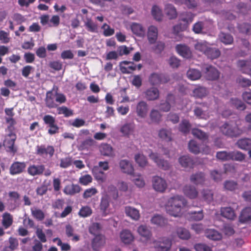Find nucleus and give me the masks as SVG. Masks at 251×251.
Masks as SVG:
<instances>
[{"instance_id": "nucleus-39", "label": "nucleus", "mask_w": 251, "mask_h": 251, "mask_svg": "<svg viewBox=\"0 0 251 251\" xmlns=\"http://www.w3.org/2000/svg\"><path fill=\"white\" fill-rule=\"evenodd\" d=\"M151 221V224L159 226H164L167 224V220L159 215L153 216Z\"/></svg>"}, {"instance_id": "nucleus-5", "label": "nucleus", "mask_w": 251, "mask_h": 251, "mask_svg": "<svg viewBox=\"0 0 251 251\" xmlns=\"http://www.w3.org/2000/svg\"><path fill=\"white\" fill-rule=\"evenodd\" d=\"M208 105L205 103H200L194 109V115L199 119H206L209 117Z\"/></svg>"}, {"instance_id": "nucleus-16", "label": "nucleus", "mask_w": 251, "mask_h": 251, "mask_svg": "<svg viewBox=\"0 0 251 251\" xmlns=\"http://www.w3.org/2000/svg\"><path fill=\"white\" fill-rule=\"evenodd\" d=\"M220 215L223 217L231 221L235 220L236 215L235 210L230 207H222L220 209Z\"/></svg>"}, {"instance_id": "nucleus-43", "label": "nucleus", "mask_w": 251, "mask_h": 251, "mask_svg": "<svg viewBox=\"0 0 251 251\" xmlns=\"http://www.w3.org/2000/svg\"><path fill=\"white\" fill-rule=\"evenodd\" d=\"M100 151L104 156H111L113 152L111 146L107 143L101 144L100 146Z\"/></svg>"}, {"instance_id": "nucleus-49", "label": "nucleus", "mask_w": 251, "mask_h": 251, "mask_svg": "<svg viewBox=\"0 0 251 251\" xmlns=\"http://www.w3.org/2000/svg\"><path fill=\"white\" fill-rule=\"evenodd\" d=\"M155 44L151 48V50L156 54H160L164 50L165 45L163 42L159 41L155 43Z\"/></svg>"}, {"instance_id": "nucleus-13", "label": "nucleus", "mask_w": 251, "mask_h": 251, "mask_svg": "<svg viewBox=\"0 0 251 251\" xmlns=\"http://www.w3.org/2000/svg\"><path fill=\"white\" fill-rule=\"evenodd\" d=\"M16 139V135L13 132H11L6 136L4 141L6 148L9 149L10 151L14 153L17 151V149L14 147Z\"/></svg>"}, {"instance_id": "nucleus-63", "label": "nucleus", "mask_w": 251, "mask_h": 251, "mask_svg": "<svg viewBox=\"0 0 251 251\" xmlns=\"http://www.w3.org/2000/svg\"><path fill=\"white\" fill-rule=\"evenodd\" d=\"M190 127V124L187 120H183L179 125V130L184 133H187L189 132Z\"/></svg>"}, {"instance_id": "nucleus-10", "label": "nucleus", "mask_w": 251, "mask_h": 251, "mask_svg": "<svg viewBox=\"0 0 251 251\" xmlns=\"http://www.w3.org/2000/svg\"><path fill=\"white\" fill-rule=\"evenodd\" d=\"M149 157L156 164L159 168L164 170H167L170 168L169 163L167 160L160 158L157 153L151 152L149 154Z\"/></svg>"}, {"instance_id": "nucleus-34", "label": "nucleus", "mask_w": 251, "mask_h": 251, "mask_svg": "<svg viewBox=\"0 0 251 251\" xmlns=\"http://www.w3.org/2000/svg\"><path fill=\"white\" fill-rule=\"evenodd\" d=\"M207 58L213 60L218 58L221 55V51L218 49L208 47L204 54Z\"/></svg>"}, {"instance_id": "nucleus-52", "label": "nucleus", "mask_w": 251, "mask_h": 251, "mask_svg": "<svg viewBox=\"0 0 251 251\" xmlns=\"http://www.w3.org/2000/svg\"><path fill=\"white\" fill-rule=\"evenodd\" d=\"M136 162L141 167H144L148 164L146 157L143 154H137L134 157Z\"/></svg>"}, {"instance_id": "nucleus-17", "label": "nucleus", "mask_w": 251, "mask_h": 251, "mask_svg": "<svg viewBox=\"0 0 251 251\" xmlns=\"http://www.w3.org/2000/svg\"><path fill=\"white\" fill-rule=\"evenodd\" d=\"M136 112L138 117L145 118L148 112V105L147 102L143 100L139 101L136 105Z\"/></svg>"}, {"instance_id": "nucleus-48", "label": "nucleus", "mask_w": 251, "mask_h": 251, "mask_svg": "<svg viewBox=\"0 0 251 251\" xmlns=\"http://www.w3.org/2000/svg\"><path fill=\"white\" fill-rule=\"evenodd\" d=\"M192 134L194 136L201 140H207L208 137L207 133L198 128L193 129L192 130Z\"/></svg>"}, {"instance_id": "nucleus-21", "label": "nucleus", "mask_w": 251, "mask_h": 251, "mask_svg": "<svg viewBox=\"0 0 251 251\" xmlns=\"http://www.w3.org/2000/svg\"><path fill=\"white\" fill-rule=\"evenodd\" d=\"M184 195L190 199H195L198 195L196 187L191 185H185L183 189Z\"/></svg>"}, {"instance_id": "nucleus-18", "label": "nucleus", "mask_w": 251, "mask_h": 251, "mask_svg": "<svg viewBox=\"0 0 251 251\" xmlns=\"http://www.w3.org/2000/svg\"><path fill=\"white\" fill-rule=\"evenodd\" d=\"M45 170L44 165H30L27 168V173L31 176H40L43 174Z\"/></svg>"}, {"instance_id": "nucleus-12", "label": "nucleus", "mask_w": 251, "mask_h": 251, "mask_svg": "<svg viewBox=\"0 0 251 251\" xmlns=\"http://www.w3.org/2000/svg\"><path fill=\"white\" fill-rule=\"evenodd\" d=\"M158 28L154 25H150L147 31V39L149 43L151 45L154 44L158 38Z\"/></svg>"}, {"instance_id": "nucleus-61", "label": "nucleus", "mask_w": 251, "mask_h": 251, "mask_svg": "<svg viewBox=\"0 0 251 251\" xmlns=\"http://www.w3.org/2000/svg\"><path fill=\"white\" fill-rule=\"evenodd\" d=\"M216 157L219 160L223 161H226L230 160V151H218L216 153Z\"/></svg>"}, {"instance_id": "nucleus-23", "label": "nucleus", "mask_w": 251, "mask_h": 251, "mask_svg": "<svg viewBox=\"0 0 251 251\" xmlns=\"http://www.w3.org/2000/svg\"><path fill=\"white\" fill-rule=\"evenodd\" d=\"M250 61L247 60H239L237 62V66L240 71L244 74L250 75L251 73V66Z\"/></svg>"}, {"instance_id": "nucleus-57", "label": "nucleus", "mask_w": 251, "mask_h": 251, "mask_svg": "<svg viewBox=\"0 0 251 251\" xmlns=\"http://www.w3.org/2000/svg\"><path fill=\"white\" fill-rule=\"evenodd\" d=\"M151 14L154 18L157 21H161L162 18L161 10L156 5H154L151 10Z\"/></svg>"}, {"instance_id": "nucleus-45", "label": "nucleus", "mask_w": 251, "mask_h": 251, "mask_svg": "<svg viewBox=\"0 0 251 251\" xmlns=\"http://www.w3.org/2000/svg\"><path fill=\"white\" fill-rule=\"evenodd\" d=\"M176 232L177 236L182 240H188L191 237L189 230L183 227L178 228Z\"/></svg>"}, {"instance_id": "nucleus-38", "label": "nucleus", "mask_w": 251, "mask_h": 251, "mask_svg": "<svg viewBox=\"0 0 251 251\" xmlns=\"http://www.w3.org/2000/svg\"><path fill=\"white\" fill-rule=\"evenodd\" d=\"M134 125L131 123L124 125L120 128V132L125 136H129L134 131Z\"/></svg>"}, {"instance_id": "nucleus-47", "label": "nucleus", "mask_w": 251, "mask_h": 251, "mask_svg": "<svg viewBox=\"0 0 251 251\" xmlns=\"http://www.w3.org/2000/svg\"><path fill=\"white\" fill-rule=\"evenodd\" d=\"M220 41L226 45H230L233 42V37L229 34L221 32L219 34Z\"/></svg>"}, {"instance_id": "nucleus-19", "label": "nucleus", "mask_w": 251, "mask_h": 251, "mask_svg": "<svg viewBox=\"0 0 251 251\" xmlns=\"http://www.w3.org/2000/svg\"><path fill=\"white\" fill-rule=\"evenodd\" d=\"M177 53L183 57L190 58L192 56V52L190 48L185 45H177L176 47Z\"/></svg>"}, {"instance_id": "nucleus-26", "label": "nucleus", "mask_w": 251, "mask_h": 251, "mask_svg": "<svg viewBox=\"0 0 251 251\" xmlns=\"http://www.w3.org/2000/svg\"><path fill=\"white\" fill-rule=\"evenodd\" d=\"M130 28L133 33L138 37H143L145 34V30L142 25L140 24L132 23Z\"/></svg>"}, {"instance_id": "nucleus-20", "label": "nucleus", "mask_w": 251, "mask_h": 251, "mask_svg": "<svg viewBox=\"0 0 251 251\" xmlns=\"http://www.w3.org/2000/svg\"><path fill=\"white\" fill-rule=\"evenodd\" d=\"M190 180L192 183L196 185L202 184L205 180V174L201 172L193 174L190 176Z\"/></svg>"}, {"instance_id": "nucleus-42", "label": "nucleus", "mask_w": 251, "mask_h": 251, "mask_svg": "<svg viewBox=\"0 0 251 251\" xmlns=\"http://www.w3.org/2000/svg\"><path fill=\"white\" fill-rule=\"evenodd\" d=\"M165 12L170 19H175L177 17L176 9L172 4H166L165 7Z\"/></svg>"}, {"instance_id": "nucleus-37", "label": "nucleus", "mask_w": 251, "mask_h": 251, "mask_svg": "<svg viewBox=\"0 0 251 251\" xmlns=\"http://www.w3.org/2000/svg\"><path fill=\"white\" fill-rule=\"evenodd\" d=\"M230 160L242 162L245 160L246 154L238 151H230Z\"/></svg>"}, {"instance_id": "nucleus-44", "label": "nucleus", "mask_w": 251, "mask_h": 251, "mask_svg": "<svg viewBox=\"0 0 251 251\" xmlns=\"http://www.w3.org/2000/svg\"><path fill=\"white\" fill-rule=\"evenodd\" d=\"M93 173L95 179L98 181L103 182L106 180V175L99 168H95Z\"/></svg>"}, {"instance_id": "nucleus-2", "label": "nucleus", "mask_w": 251, "mask_h": 251, "mask_svg": "<svg viewBox=\"0 0 251 251\" xmlns=\"http://www.w3.org/2000/svg\"><path fill=\"white\" fill-rule=\"evenodd\" d=\"M219 129L223 135L231 138L237 137L243 133V130L231 122L224 123L220 126Z\"/></svg>"}, {"instance_id": "nucleus-56", "label": "nucleus", "mask_w": 251, "mask_h": 251, "mask_svg": "<svg viewBox=\"0 0 251 251\" xmlns=\"http://www.w3.org/2000/svg\"><path fill=\"white\" fill-rule=\"evenodd\" d=\"M231 104L238 109L244 110L246 109L245 104L237 98H231L230 99Z\"/></svg>"}, {"instance_id": "nucleus-53", "label": "nucleus", "mask_w": 251, "mask_h": 251, "mask_svg": "<svg viewBox=\"0 0 251 251\" xmlns=\"http://www.w3.org/2000/svg\"><path fill=\"white\" fill-rule=\"evenodd\" d=\"M85 26H86L88 31L91 32H97L98 29V25L94 23L93 22L91 19H87V21L85 23Z\"/></svg>"}, {"instance_id": "nucleus-28", "label": "nucleus", "mask_w": 251, "mask_h": 251, "mask_svg": "<svg viewBox=\"0 0 251 251\" xmlns=\"http://www.w3.org/2000/svg\"><path fill=\"white\" fill-rule=\"evenodd\" d=\"M110 206V199L108 195L102 196L101 198L100 207V210L105 215L108 213V209Z\"/></svg>"}, {"instance_id": "nucleus-59", "label": "nucleus", "mask_w": 251, "mask_h": 251, "mask_svg": "<svg viewBox=\"0 0 251 251\" xmlns=\"http://www.w3.org/2000/svg\"><path fill=\"white\" fill-rule=\"evenodd\" d=\"M203 199L207 202H210L213 200V193L211 190L206 189L201 192Z\"/></svg>"}, {"instance_id": "nucleus-62", "label": "nucleus", "mask_w": 251, "mask_h": 251, "mask_svg": "<svg viewBox=\"0 0 251 251\" xmlns=\"http://www.w3.org/2000/svg\"><path fill=\"white\" fill-rule=\"evenodd\" d=\"M98 193V190L95 187H91L86 189L82 195L84 199H88L91 198L92 196H95Z\"/></svg>"}, {"instance_id": "nucleus-24", "label": "nucleus", "mask_w": 251, "mask_h": 251, "mask_svg": "<svg viewBox=\"0 0 251 251\" xmlns=\"http://www.w3.org/2000/svg\"><path fill=\"white\" fill-rule=\"evenodd\" d=\"M120 238L122 242L129 244L134 240V236L131 232L127 229L123 230L120 233Z\"/></svg>"}, {"instance_id": "nucleus-31", "label": "nucleus", "mask_w": 251, "mask_h": 251, "mask_svg": "<svg viewBox=\"0 0 251 251\" xmlns=\"http://www.w3.org/2000/svg\"><path fill=\"white\" fill-rule=\"evenodd\" d=\"M178 161L181 166L184 168H193L195 164L193 159L187 155L181 156Z\"/></svg>"}, {"instance_id": "nucleus-29", "label": "nucleus", "mask_w": 251, "mask_h": 251, "mask_svg": "<svg viewBox=\"0 0 251 251\" xmlns=\"http://www.w3.org/2000/svg\"><path fill=\"white\" fill-rule=\"evenodd\" d=\"M205 234L207 238L214 241H219L222 238V234L214 229H207Z\"/></svg>"}, {"instance_id": "nucleus-50", "label": "nucleus", "mask_w": 251, "mask_h": 251, "mask_svg": "<svg viewBox=\"0 0 251 251\" xmlns=\"http://www.w3.org/2000/svg\"><path fill=\"white\" fill-rule=\"evenodd\" d=\"M207 90L205 88L199 87L193 90V95L194 97L199 98L204 97L207 95Z\"/></svg>"}, {"instance_id": "nucleus-15", "label": "nucleus", "mask_w": 251, "mask_h": 251, "mask_svg": "<svg viewBox=\"0 0 251 251\" xmlns=\"http://www.w3.org/2000/svg\"><path fill=\"white\" fill-rule=\"evenodd\" d=\"M239 221L242 224L251 222V206H246L241 211L239 216Z\"/></svg>"}, {"instance_id": "nucleus-54", "label": "nucleus", "mask_w": 251, "mask_h": 251, "mask_svg": "<svg viewBox=\"0 0 251 251\" xmlns=\"http://www.w3.org/2000/svg\"><path fill=\"white\" fill-rule=\"evenodd\" d=\"M58 114H63L65 117H69L74 114L73 111L65 106L57 107Z\"/></svg>"}, {"instance_id": "nucleus-30", "label": "nucleus", "mask_w": 251, "mask_h": 251, "mask_svg": "<svg viewBox=\"0 0 251 251\" xmlns=\"http://www.w3.org/2000/svg\"><path fill=\"white\" fill-rule=\"evenodd\" d=\"M237 146L240 149L247 151L251 149V139L244 138L239 139L236 143Z\"/></svg>"}, {"instance_id": "nucleus-22", "label": "nucleus", "mask_w": 251, "mask_h": 251, "mask_svg": "<svg viewBox=\"0 0 251 251\" xmlns=\"http://www.w3.org/2000/svg\"><path fill=\"white\" fill-rule=\"evenodd\" d=\"M122 171L127 174L132 175L134 171L133 167L131 163L127 160H122L119 163Z\"/></svg>"}, {"instance_id": "nucleus-3", "label": "nucleus", "mask_w": 251, "mask_h": 251, "mask_svg": "<svg viewBox=\"0 0 251 251\" xmlns=\"http://www.w3.org/2000/svg\"><path fill=\"white\" fill-rule=\"evenodd\" d=\"M205 77L209 80H215L219 78L220 72L214 67L209 65H204L201 69Z\"/></svg>"}, {"instance_id": "nucleus-40", "label": "nucleus", "mask_w": 251, "mask_h": 251, "mask_svg": "<svg viewBox=\"0 0 251 251\" xmlns=\"http://www.w3.org/2000/svg\"><path fill=\"white\" fill-rule=\"evenodd\" d=\"M158 136L161 139L169 142L172 141V131L171 129L162 128L158 132Z\"/></svg>"}, {"instance_id": "nucleus-36", "label": "nucleus", "mask_w": 251, "mask_h": 251, "mask_svg": "<svg viewBox=\"0 0 251 251\" xmlns=\"http://www.w3.org/2000/svg\"><path fill=\"white\" fill-rule=\"evenodd\" d=\"M125 212L127 216L130 217L133 220H138L140 218L139 211L131 206H126L125 207Z\"/></svg>"}, {"instance_id": "nucleus-51", "label": "nucleus", "mask_w": 251, "mask_h": 251, "mask_svg": "<svg viewBox=\"0 0 251 251\" xmlns=\"http://www.w3.org/2000/svg\"><path fill=\"white\" fill-rule=\"evenodd\" d=\"M224 186L226 190L233 191L237 189L238 183L233 180H226L224 182Z\"/></svg>"}, {"instance_id": "nucleus-1", "label": "nucleus", "mask_w": 251, "mask_h": 251, "mask_svg": "<svg viewBox=\"0 0 251 251\" xmlns=\"http://www.w3.org/2000/svg\"><path fill=\"white\" fill-rule=\"evenodd\" d=\"M187 204L184 198L181 196L176 195L170 198L165 205L166 212L174 217H178L181 214L182 209Z\"/></svg>"}, {"instance_id": "nucleus-33", "label": "nucleus", "mask_w": 251, "mask_h": 251, "mask_svg": "<svg viewBox=\"0 0 251 251\" xmlns=\"http://www.w3.org/2000/svg\"><path fill=\"white\" fill-rule=\"evenodd\" d=\"M13 222L12 216L8 212H5L2 216V225L4 229H7L11 226Z\"/></svg>"}, {"instance_id": "nucleus-11", "label": "nucleus", "mask_w": 251, "mask_h": 251, "mask_svg": "<svg viewBox=\"0 0 251 251\" xmlns=\"http://www.w3.org/2000/svg\"><path fill=\"white\" fill-rule=\"evenodd\" d=\"M105 244V236L102 234L96 235L92 241V248L94 251H99Z\"/></svg>"}, {"instance_id": "nucleus-35", "label": "nucleus", "mask_w": 251, "mask_h": 251, "mask_svg": "<svg viewBox=\"0 0 251 251\" xmlns=\"http://www.w3.org/2000/svg\"><path fill=\"white\" fill-rule=\"evenodd\" d=\"M97 146V142L91 138L83 141L79 145L80 150H88L90 148Z\"/></svg>"}, {"instance_id": "nucleus-27", "label": "nucleus", "mask_w": 251, "mask_h": 251, "mask_svg": "<svg viewBox=\"0 0 251 251\" xmlns=\"http://www.w3.org/2000/svg\"><path fill=\"white\" fill-rule=\"evenodd\" d=\"M159 96V92L157 88L152 87L147 90L145 92V97L148 100H157Z\"/></svg>"}, {"instance_id": "nucleus-4", "label": "nucleus", "mask_w": 251, "mask_h": 251, "mask_svg": "<svg viewBox=\"0 0 251 251\" xmlns=\"http://www.w3.org/2000/svg\"><path fill=\"white\" fill-rule=\"evenodd\" d=\"M54 148L51 145H48L47 147L45 145L36 146V154L44 158H52L54 154Z\"/></svg>"}, {"instance_id": "nucleus-7", "label": "nucleus", "mask_w": 251, "mask_h": 251, "mask_svg": "<svg viewBox=\"0 0 251 251\" xmlns=\"http://www.w3.org/2000/svg\"><path fill=\"white\" fill-rule=\"evenodd\" d=\"M153 243L154 248L157 251H169L172 246V241L166 237L158 241H154Z\"/></svg>"}, {"instance_id": "nucleus-9", "label": "nucleus", "mask_w": 251, "mask_h": 251, "mask_svg": "<svg viewBox=\"0 0 251 251\" xmlns=\"http://www.w3.org/2000/svg\"><path fill=\"white\" fill-rule=\"evenodd\" d=\"M26 167L25 162L15 161L9 168V173L12 176L20 174L25 171Z\"/></svg>"}, {"instance_id": "nucleus-25", "label": "nucleus", "mask_w": 251, "mask_h": 251, "mask_svg": "<svg viewBox=\"0 0 251 251\" xmlns=\"http://www.w3.org/2000/svg\"><path fill=\"white\" fill-rule=\"evenodd\" d=\"M81 190V187L78 184H72L66 185L63 190V192L68 195H74L78 193Z\"/></svg>"}, {"instance_id": "nucleus-46", "label": "nucleus", "mask_w": 251, "mask_h": 251, "mask_svg": "<svg viewBox=\"0 0 251 251\" xmlns=\"http://www.w3.org/2000/svg\"><path fill=\"white\" fill-rule=\"evenodd\" d=\"M187 75L189 79L196 80L201 77V72L197 69H190L187 72Z\"/></svg>"}, {"instance_id": "nucleus-32", "label": "nucleus", "mask_w": 251, "mask_h": 251, "mask_svg": "<svg viewBox=\"0 0 251 251\" xmlns=\"http://www.w3.org/2000/svg\"><path fill=\"white\" fill-rule=\"evenodd\" d=\"M137 231L139 235L145 238L146 240L150 239L152 233L150 229L145 225H141L138 228Z\"/></svg>"}, {"instance_id": "nucleus-6", "label": "nucleus", "mask_w": 251, "mask_h": 251, "mask_svg": "<svg viewBox=\"0 0 251 251\" xmlns=\"http://www.w3.org/2000/svg\"><path fill=\"white\" fill-rule=\"evenodd\" d=\"M170 80L168 75L163 74L153 73L151 75L149 81L152 85H158L167 83Z\"/></svg>"}, {"instance_id": "nucleus-55", "label": "nucleus", "mask_w": 251, "mask_h": 251, "mask_svg": "<svg viewBox=\"0 0 251 251\" xmlns=\"http://www.w3.org/2000/svg\"><path fill=\"white\" fill-rule=\"evenodd\" d=\"M92 213V210L88 206H82L78 212V215L80 217L85 218L90 216Z\"/></svg>"}, {"instance_id": "nucleus-64", "label": "nucleus", "mask_w": 251, "mask_h": 251, "mask_svg": "<svg viewBox=\"0 0 251 251\" xmlns=\"http://www.w3.org/2000/svg\"><path fill=\"white\" fill-rule=\"evenodd\" d=\"M31 211L32 216L38 220L42 221L44 219L45 215L41 210L37 208H31Z\"/></svg>"}, {"instance_id": "nucleus-41", "label": "nucleus", "mask_w": 251, "mask_h": 251, "mask_svg": "<svg viewBox=\"0 0 251 251\" xmlns=\"http://www.w3.org/2000/svg\"><path fill=\"white\" fill-rule=\"evenodd\" d=\"M194 15L191 12H182L179 16V20L188 25L193 20Z\"/></svg>"}, {"instance_id": "nucleus-8", "label": "nucleus", "mask_w": 251, "mask_h": 251, "mask_svg": "<svg viewBox=\"0 0 251 251\" xmlns=\"http://www.w3.org/2000/svg\"><path fill=\"white\" fill-rule=\"evenodd\" d=\"M152 186L156 191L163 193L167 188V183L164 179L158 176H155L152 178Z\"/></svg>"}, {"instance_id": "nucleus-14", "label": "nucleus", "mask_w": 251, "mask_h": 251, "mask_svg": "<svg viewBox=\"0 0 251 251\" xmlns=\"http://www.w3.org/2000/svg\"><path fill=\"white\" fill-rule=\"evenodd\" d=\"M46 106L49 108H57L58 104L56 103L55 93L53 90L49 91L46 93L45 100Z\"/></svg>"}, {"instance_id": "nucleus-58", "label": "nucleus", "mask_w": 251, "mask_h": 251, "mask_svg": "<svg viewBox=\"0 0 251 251\" xmlns=\"http://www.w3.org/2000/svg\"><path fill=\"white\" fill-rule=\"evenodd\" d=\"M161 115L160 112L155 109H152L150 115L151 121L153 123H158L161 119Z\"/></svg>"}, {"instance_id": "nucleus-60", "label": "nucleus", "mask_w": 251, "mask_h": 251, "mask_svg": "<svg viewBox=\"0 0 251 251\" xmlns=\"http://www.w3.org/2000/svg\"><path fill=\"white\" fill-rule=\"evenodd\" d=\"M188 147L190 152L194 154H198L200 152V147L197 142L194 140L190 141L188 144Z\"/></svg>"}]
</instances>
